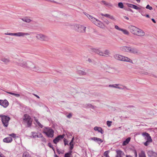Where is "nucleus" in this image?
<instances>
[{
    "instance_id": "nucleus-5",
    "label": "nucleus",
    "mask_w": 157,
    "mask_h": 157,
    "mask_svg": "<svg viewBox=\"0 0 157 157\" xmlns=\"http://www.w3.org/2000/svg\"><path fill=\"white\" fill-rule=\"evenodd\" d=\"M0 117L2 118V121L4 126L7 127L9 124V121L10 120V118L5 115H0Z\"/></svg>"
},
{
    "instance_id": "nucleus-33",
    "label": "nucleus",
    "mask_w": 157,
    "mask_h": 157,
    "mask_svg": "<svg viewBox=\"0 0 157 157\" xmlns=\"http://www.w3.org/2000/svg\"><path fill=\"white\" fill-rule=\"evenodd\" d=\"M121 31H122L125 34L128 35L129 34V32L126 29H121Z\"/></svg>"
},
{
    "instance_id": "nucleus-27",
    "label": "nucleus",
    "mask_w": 157,
    "mask_h": 157,
    "mask_svg": "<svg viewBox=\"0 0 157 157\" xmlns=\"http://www.w3.org/2000/svg\"><path fill=\"white\" fill-rule=\"evenodd\" d=\"M21 19L27 23H29L32 21L30 19L27 17H23Z\"/></svg>"
},
{
    "instance_id": "nucleus-35",
    "label": "nucleus",
    "mask_w": 157,
    "mask_h": 157,
    "mask_svg": "<svg viewBox=\"0 0 157 157\" xmlns=\"http://www.w3.org/2000/svg\"><path fill=\"white\" fill-rule=\"evenodd\" d=\"M23 157H30V156L28 153H24L23 155Z\"/></svg>"
},
{
    "instance_id": "nucleus-59",
    "label": "nucleus",
    "mask_w": 157,
    "mask_h": 157,
    "mask_svg": "<svg viewBox=\"0 0 157 157\" xmlns=\"http://www.w3.org/2000/svg\"><path fill=\"white\" fill-rule=\"evenodd\" d=\"M6 93H8V94H11V95H13V93H12V92H6Z\"/></svg>"
},
{
    "instance_id": "nucleus-44",
    "label": "nucleus",
    "mask_w": 157,
    "mask_h": 157,
    "mask_svg": "<svg viewBox=\"0 0 157 157\" xmlns=\"http://www.w3.org/2000/svg\"><path fill=\"white\" fill-rule=\"evenodd\" d=\"M64 157H73L72 155H71L68 154L66 153L65 154Z\"/></svg>"
},
{
    "instance_id": "nucleus-7",
    "label": "nucleus",
    "mask_w": 157,
    "mask_h": 157,
    "mask_svg": "<svg viewBox=\"0 0 157 157\" xmlns=\"http://www.w3.org/2000/svg\"><path fill=\"white\" fill-rule=\"evenodd\" d=\"M29 69L38 72H41V70L40 68L38 66L35 65L33 63L31 62Z\"/></svg>"
},
{
    "instance_id": "nucleus-29",
    "label": "nucleus",
    "mask_w": 157,
    "mask_h": 157,
    "mask_svg": "<svg viewBox=\"0 0 157 157\" xmlns=\"http://www.w3.org/2000/svg\"><path fill=\"white\" fill-rule=\"evenodd\" d=\"M147 140L144 143V145L146 146H147L150 144V143H151L152 141V140Z\"/></svg>"
},
{
    "instance_id": "nucleus-9",
    "label": "nucleus",
    "mask_w": 157,
    "mask_h": 157,
    "mask_svg": "<svg viewBox=\"0 0 157 157\" xmlns=\"http://www.w3.org/2000/svg\"><path fill=\"white\" fill-rule=\"evenodd\" d=\"M86 27L84 26L76 25H75V29L79 33H85L86 31Z\"/></svg>"
},
{
    "instance_id": "nucleus-40",
    "label": "nucleus",
    "mask_w": 157,
    "mask_h": 157,
    "mask_svg": "<svg viewBox=\"0 0 157 157\" xmlns=\"http://www.w3.org/2000/svg\"><path fill=\"white\" fill-rule=\"evenodd\" d=\"M63 141L64 142V144L65 145H68V141L65 138H64L63 139Z\"/></svg>"
},
{
    "instance_id": "nucleus-49",
    "label": "nucleus",
    "mask_w": 157,
    "mask_h": 157,
    "mask_svg": "<svg viewBox=\"0 0 157 157\" xmlns=\"http://www.w3.org/2000/svg\"><path fill=\"white\" fill-rule=\"evenodd\" d=\"M13 95H14L17 97H19L20 96V95L19 94H15L14 93H13Z\"/></svg>"
},
{
    "instance_id": "nucleus-54",
    "label": "nucleus",
    "mask_w": 157,
    "mask_h": 157,
    "mask_svg": "<svg viewBox=\"0 0 157 157\" xmlns=\"http://www.w3.org/2000/svg\"><path fill=\"white\" fill-rule=\"evenodd\" d=\"M72 114L71 113H69V114H68L67 116V117L69 118H71L72 117Z\"/></svg>"
},
{
    "instance_id": "nucleus-13",
    "label": "nucleus",
    "mask_w": 157,
    "mask_h": 157,
    "mask_svg": "<svg viewBox=\"0 0 157 157\" xmlns=\"http://www.w3.org/2000/svg\"><path fill=\"white\" fill-rule=\"evenodd\" d=\"M128 28L132 33L135 35L138 28L134 26L130 25Z\"/></svg>"
},
{
    "instance_id": "nucleus-42",
    "label": "nucleus",
    "mask_w": 157,
    "mask_h": 157,
    "mask_svg": "<svg viewBox=\"0 0 157 157\" xmlns=\"http://www.w3.org/2000/svg\"><path fill=\"white\" fill-rule=\"evenodd\" d=\"M101 15L102 16H104L105 17H106L109 18V16L110 15L108 14H103L102 13H101Z\"/></svg>"
},
{
    "instance_id": "nucleus-21",
    "label": "nucleus",
    "mask_w": 157,
    "mask_h": 157,
    "mask_svg": "<svg viewBox=\"0 0 157 157\" xmlns=\"http://www.w3.org/2000/svg\"><path fill=\"white\" fill-rule=\"evenodd\" d=\"M13 140V139L11 137H8L6 138L3 139V141L4 142L9 143L11 142Z\"/></svg>"
},
{
    "instance_id": "nucleus-12",
    "label": "nucleus",
    "mask_w": 157,
    "mask_h": 157,
    "mask_svg": "<svg viewBox=\"0 0 157 157\" xmlns=\"http://www.w3.org/2000/svg\"><path fill=\"white\" fill-rule=\"evenodd\" d=\"M64 136L65 135L64 134L58 136L53 140V142L54 143L56 144H57L60 140L63 138Z\"/></svg>"
},
{
    "instance_id": "nucleus-15",
    "label": "nucleus",
    "mask_w": 157,
    "mask_h": 157,
    "mask_svg": "<svg viewBox=\"0 0 157 157\" xmlns=\"http://www.w3.org/2000/svg\"><path fill=\"white\" fill-rule=\"evenodd\" d=\"M128 51V52L134 54H137L139 53V51L135 48L129 47Z\"/></svg>"
},
{
    "instance_id": "nucleus-28",
    "label": "nucleus",
    "mask_w": 157,
    "mask_h": 157,
    "mask_svg": "<svg viewBox=\"0 0 157 157\" xmlns=\"http://www.w3.org/2000/svg\"><path fill=\"white\" fill-rule=\"evenodd\" d=\"M78 73L80 75H86L87 74L86 72L83 70H78Z\"/></svg>"
},
{
    "instance_id": "nucleus-64",
    "label": "nucleus",
    "mask_w": 157,
    "mask_h": 157,
    "mask_svg": "<svg viewBox=\"0 0 157 157\" xmlns=\"http://www.w3.org/2000/svg\"><path fill=\"white\" fill-rule=\"evenodd\" d=\"M126 157H132V156H131V155H127L126 156Z\"/></svg>"
},
{
    "instance_id": "nucleus-22",
    "label": "nucleus",
    "mask_w": 157,
    "mask_h": 157,
    "mask_svg": "<svg viewBox=\"0 0 157 157\" xmlns=\"http://www.w3.org/2000/svg\"><path fill=\"white\" fill-rule=\"evenodd\" d=\"M116 152L117 155L116 157H122V155H124V153L120 150L117 151Z\"/></svg>"
},
{
    "instance_id": "nucleus-43",
    "label": "nucleus",
    "mask_w": 157,
    "mask_h": 157,
    "mask_svg": "<svg viewBox=\"0 0 157 157\" xmlns=\"http://www.w3.org/2000/svg\"><path fill=\"white\" fill-rule=\"evenodd\" d=\"M146 9H149V10H152V7L151 6H150L149 5H147L146 7Z\"/></svg>"
},
{
    "instance_id": "nucleus-58",
    "label": "nucleus",
    "mask_w": 157,
    "mask_h": 157,
    "mask_svg": "<svg viewBox=\"0 0 157 157\" xmlns=\"http://www.w3.org/2000/svg\"><path fill=\"white\" fill-rule=\"evenodd\" d=\"M128 11H130L132 13L133 12V10L132 9H130V8H128Z\"/></svg>"
},
{
    "instance_id": "nucleus-53",
    "label": "nucleus",
    "mask_w": 157,
    "mask_h": 157,
    "mask_svg": "<svg viewBox=\"0 0 157 157\" xmlns=\"http://www.w3.org/2000/svg\"><path fill=\"white\" fill-rule=\"evenodd\" d=\"M10 136H11L13 137H15L16 136V135L14 133H12L10 135Z\"/></svg>"
},
{
    "instance_id": "nucleus-48",
    "label": "nucleus",
    "mask_w": 157,
    "mask_h": 157,
    "mask_svg": "<svg viewBox=\"0 0 157 157\" xmlns=\"http://www.w3.org/2000/svg\"><path fill=\"white\" fill-rule=\"evenodd\" d=\"M72 150H70V151L67 153V154H68L69 155H72Z\"/></svg>"
},
{
    "instance_id": "nucleus-37",
    "label": "nucleus",
    "mask_w": 157,
    "mask_h": 157,
    "mask_svg": "<svg viewBox=\"0 0 157 157\" xmlns=\"http://www.w3.org/2000/svg\"><path fill=\"white\" fill-rule=\"evenodd\" d=\"M109 152V151H105L104 153V155L105 157H110L108 155Z\"/></svg>"
},
{
    "instance_id": "nucleus-26",
    "label": "nucleus",
    "mask_w": 157,
    "mask_h": 157,
    "mask_svg": "<svg viewBox=\"0 0 157 157\" xmlns=\"http://www.w3.org/2000/svg\"><path fill=\"white\" fill-rule=\"evenodd\" d=\"M1 60L3 62L6 64H7L10 62V61L9 59L2 58L1 59Z\"/></svg>"
},
{
    "instance_id": "nucleus-25",
    "label": "nucleus",
    "mask_w": 157,
    "mask_h": 157,
    "mask_svg": "<svg viewBox=\"0 0 157 157\" xmlns=\"http://www.w3.org/2000/svg\"><path fill=\"white\" fill-rule=\"evenodd\" d=\"M131 139L130 137H128L125 140H124L123 143L122 145L123 146H125L130 141Z\"/></svg>"
},
{
    "instance_id": "nucleus-18",
    "label": "nucleus",
    "mask_w": 157,
    "mask_h": 157,
    "mask_svg": "<svg viewBox=\"0 0 157 157\" xmlns=\"http://www.w3.org/2000/svg\"><path fill=\"white\" fill-rule=\"evenodd\" d=\"M142 135L146 140H152L149 134L146 132H143L142 133Z\"/></svg>"
},
{
    "instance_id": "nucleus-23",
    "label": "nucleus",
    "mask_w": 157,
    "mask_h": 157,
    "mask_svg": "<svg viewBox=\"0 0 157 157\" xmlns=\"http://www.w3.org/2000/svg\"><path fill=\"white\" fill-rule=\"evenodd\" d=\"M94 130L95 131H97L98 132H100L101 134H103L104 132L102 128L100 127L95 126L94 128Z\"/></svg>"
},
{
    "instance_id": "nucleus-45",
    "label": "nucleus",
    "mask_w": 157,
    "mask_h": 157,
    "mask_svg": "<svg viewBox=\"0 0 157 157\" xmlns=\"http://www.w3.org/2000/svg\"><path fill=\"white\" fill-rule=\"evenodd\" d=\"M109 18L111 19H112L113 20H114V21L115 20V18L113 16H111V15H110Z\"/></svg>"
},
{
    "instance_id": "nucleus-34",
    "label": "nucleus",
    "mask_w": 157,
    "mask_h": 157,
    "mask_svg": "<svg viewBox=\"0 0 157 157\" xmlns=\"http://www.w3.org/2000/svg\"><path fill=\"white\" fill-rule=\"evenodd\" d=\"M101 2L105 6H112V5H111V4L109 3H107L105 1L103 0V1H101Z\"/></svg>"
},
{
    "instance_id": "nucleus-47",
    "label": "nucleus",
    "mask_w": 157,
    "mask_h": 157,
    "mask_svg": "<svg viewBox=\"0 0 157 157\" xmlns=\"http://www.w3.org/2000/svg\"><path fill=\"white\" fill-rule=\"evenodd\" d=\"M56 150H57V151L58 153L59 154H63V152H62V151H59V150L57 148Z\"/></svg>"
},
{
    "instance_id": "nucleus-36",
    "label": "nucleus",
    "mask_w": 157,
    "mask_h": 157,
    "mask_svg": "<svg viewBox=\"0 0 157 157\" xmlns=\"http://www.w3.org/2000/svg\"><path fill=\"white\" fill-rule=\"evenodd\" d=\"M32 136L33 138H36V137H37V133L34 132H32Z\"/></svg>"
},
{
    "instance_id": "nucleus-1",
    "label": "nucleus",
    "mask_w": 157,
    "mask_h": 157,
    "mask_svg": "<svg viewBox=\"0 0 157 157\" xmlns=\"http://www.w3.org/2000/svg\"><path fill=\"white\" fill-rule=\"evenodd\" d=\"M89 51L91 53H95L99 55L100 56H109L110 54L109 51L107 49H106L103 52L100 50L96 48H94L90 47Z\"/></svg>"
},
{
    "instance_id": "nucleus-19",
    "label": "nucleus",
    "mask_w": 157,
    "mask_h": 157,
    "mask_svg": "<svg viewBox=\"0 0 157 157\" xmlns=\"http://www.w3.org/2000/svg\"><path fill=\"white\" fill-rule=\"evenodd\" d=\"M147 154L148 156L150 157H153L157 156V154L152 151H148L147 152Z\"/></svg>"
},
{
    "instance_id": "nucleus-32",
    "label": "nucleus",
    "mask_w": 157,
    "mask_h": 157,
    "mask_svg": "<svg viewBox=\"0 0 157 157\" xmlns=\"http://www.w3.org/2000/svg\"><path fill=\"white\" fill-rule=\"evenodd\" d=\"M139 157H146L145 152L144 151H141L140 154L139 155Z\"/></svg>"
},
{
    "instance_id": "nucleus-61",
    "label": "nucleus",
    "mask_w": 157,
    "mask_h": 157,
    "mask_svg": "<svg viewBox=\"0 0 157 157\" xmlns=\"http://www.w3.org/2000/svg\"><path fill=\"white\" fill-rule=\"evenodd\" d=\"M87 61H88L89 63H91L92 62L91 59L90 58L88 59Z\"/></svg>"
},
{
    "instance_id": "nucleus-4",
    "label": "nucleus",
    "mask_w": 157,
    "mask_h": 157,
    "mask_svg": "<svg viewBox=\"0 0 157 157\" xmlns=\"http://www.w3.org/2000/svg\"><path fill=\"white\" fill-rule=\"evenodd\" d=\"M86 15L87 17L93 22L95 25L99 26L101 27L102 24L99 20L97 19L94 17H93L87 13Z\"/></svg>"
},
{
    "instance_id": "nucleus-6",
    "label": "nucleus",
    "mask_w": 157,
    "mask_h": 157,
    "mask_svg": "<svg viewBox=\"0 0 157 157\" xmlns=\"http://www.w3.org/2000/svg\"><path fill=\"white\" fill-rule=\"evenodd\" d=\"M5 35L10 36H13L18 37H23L25 36L29 35L30 34L28 33H25L23 32H18L17 33H6Z\"/></svg>"
},
{
    "instance_id": "nucleus-16",
    "label": "nucleus",
    "mask_w": 157,
    "mask_h": 157,
    "mask_svg": "<svg viewBox=\"0 0 157 157\" xmlns=\"http://www.w3.org/2000/svg\"><path fill=\"white\" fill-rule=\"evenodd\" d=\"M89 140L94 141L97 143L99 145H100V144L103 142V140L101 139L96 137L91 138Z\"/></svg>"
},
{
    "instance_id": "nucleus-14",
    "label": "nucleus",
    "mask_w": 157,
    "mask_h": 157,
    "mask_svg": "<svg viewBox=\"0 0 157 157\" xmlns=\"http://www.w3.org/2000/svg\"><path fill=\"white\" fill-rule=\"evenodd\" d=\"M135 35L139 36H144L145 33L143 30L138 28Z\"/></svg>"
},
{
    "instance_id": "nucleus-31",
    "label": "nucleus",
    "mask_w": 157,
    "mask_h": 157,
    "mask_svg": "<svg viewBox=\"0 0 157 157\" xmlns=\"http://www.w3.org/2000/svg\"><path fill=\"white\" fill-rule=\"evenodd\" d=\"M31 118L27 114H25L24 115V117L23 118V120L24 121H26L27 120H28L29 119Z\"/></svg>"
},
{
    "instance_id": "nucleus-38",
    "label": "nucleus",
    "mask_w": 157,
    "mask_h": 157,
    "mask_svg": "<svg viewBox=\"0 0 157 157\" xmlns=\"http://www.w3.org/2000/svg\"><path fill=\"white\" fill-rule=\"evenodd\" d=\"M118 6L121 8H123L124 6L123 3L121 2H119L118 3Z\"/></svg>"
},
{
    "instance_id": "nucleus-57",
    "label": "nucleus",
    "mask_w": 157,
    "mask_h": 157,
    "mask_svg": "<svg viewBox=\"0 0 157 157\" xmlns=\"http://www.w3.org/2000/svg\"><path fill=\"white\" fill-rule=\"evenodd\" d=\"M34 119L36 123H38V122H39L37 119H36V117H34Z\"/></svg>"
},
{
    "instance_id": "nucleus-8",
    "label": "nucleus",
    "mask_w": 157,
    "mask_h": 157,
    "mask_svg": "<svg viewBox=\"0 0 157 157\" xmlns=\"http://www.w3.org/2000/svg\"><path fill=\"white\" fill-rule=\"evenodd\" d=\"M36 37L37 39L40 40L47 41L49 39L48 36L42 34H37L36 36Z\"/></svg>"
},
{
    "instance_id": "nucleus-2",
    "label": "nucleus",
    "mask_w": 157,
    "mask_h": 157,
    "mask_svg": "<svg viewBox=\"0 0 157 157\" xmlns=\"http://www.w3.org/2000/svg\"><path fill=\"white\" fill-rule=\"evenodd\" d=\"M31 62L29 61H26L23 59H20L16 63L19 66L25 68L29 69Z\"/></svg>"
},
{
    "instance_id": "nucleus-46",
    "label": "nucleus",
    "mask_w": 157,
    "mask_h": 157,
    "mask_svg": "<svg viewBox=\"0 0 157 157\" xmlns=\"http://www.w3.org/2000/svg\"><path fill=\"white\" fill-rule=\"evenodd\" d=\"M115 28L116 29H117V30H118L121 31V29H122L120 28H119V27L118 26H117V25H115Z\"/></svg>"
},
{
    "instance_id": "nucleus-60",
    "label": "nucleus",
    "mask_w": 157,
    "mask_h": 157,
    "mask_svg": "<svg viewBox=\"0 0 157 157\" xmlns=\"http://www.w3.org/2000/svg\"><path fill=\"white\" fill-rule=\"evenodd\" d=\"M151 20H152V21L155 23H156V21L155 20L153 19V18H152L151 19Z\"/></svg>"
},
{
    "instance_id": "nucleus-30",
    "label": "nucleus",
    "mask_w": 157,
    "mask_h": 157,
    "mask_svg": "<svg viewBox=\"0 0 157 157\" xmlns=\"http://www.w3.org/2000/svg\"><path fill=\"white\" fill-rule=\"evenodd\" d=\"M27 121V124L28 127H30L32 124V119L31 118L29 119L28 120L26 121Z\"/></svg>"
},
{
    "instance_id": "nucleus-41",
    "label": "nucleus",
    "mask_w": 157,
    "mask_h": 157,
    "mask_svg": "<svg viewBox=\"0 0 157 157\" xmlns=\"http://www.w3.org/2000/svg\"><path fill=\"white\" fill-rule=\"evenodd\" d=\"M112 122L111 121H107V125L108 127H110L112 124Z\"/></svg>"
},
{
    "instance_id": "nucleus-20",
    "label": "nucleus",
    "mask_w": 157,
    "mask_h": 157,
    "mask_svg": "<svg viewBox=\"0 0 157 157\" xmlns=\"http://www.w3.org/2000/svg\"><path fill=\"white\" fill-rule=\"evenodd\" d=\"M127 6L129 7L132 8L136 10H140V7L130 3H127Z\"/></svg>"
},
{
    "instance_id": "nucleus-62",
    "label": "nucleus",
    "mask_w": 157,
    "mask_h": 157,
    "mask_svg": "<svg viewBox=\"0 0 157 157\" xmlns=\"http://www.w3.org/2000/svg\"><path fill=\"white\" fill-rule=\"evenodd\" d=\"M33 95H34L35 96H36V97L37 98H40V97L38 96L36 94H33Z\"/></svg>"
},
{
    "instance_id": "nucleus-52",
    "label": "nucleus",
    "mask_w": 157,
    "mask_h": 157,
    "mask_svg": "<svg viewBox=\"0 0 157 157\" xmlns=\"http://www.w3.org/2000/svg\"><path fill=\"white\" fill-rule=\"evenodd\" d=\"M42 137V135L41 133H40L39 135H37V138H40Z\"/></svg>"
},
{
    "instance_id": "nucleus-50",
    "label": "nucleus",
    "mask_w": 157,
    "mask_h": 157,
    "mask_svg": "<svg viewBox=\"0 0 157 157\" xmlns=\"http://www.w3.org/2000/svg\"><path fill=\"white\" fill-rule=\"evenodd\" d=\"M38 126H40L41 128H42L43 126L39 122H38V123H37Z\"/></svg>"
},
{
    "instance_id": "nucleus-10",
    "label": "nucleus",
    "mask_w": 157,
    "mask_h": 157,
    "mask_svg": "<svg viewBox=\"0 0 157 157\" xmlns=\"http://www.w3.org/2000/svg\"><path fill=\"white\" fill-rule=\"evenodd\" d=\"M109 87H113L114 88H118L121 90H124V88H126V87L125 86H123L119 84H110L109 85Z\"/></svg>"
},
{
    "instance_id": "nucleus-51",
    "label": "nucleus",
    "mask_w": 157,
    "mask_h": 157,
    "mask_svg": "<svg viewBox=\"0 0 157 157\" xmlns=\"http://www.w3.org/2000/svg\"><path fill=\"white\" fill-rule=\"evenodd\" d=\"M48 146H49L50 148H51L53 147V146L50 143H49L48 144Z\"/></svg>"
},
{
    "instance_id": "nucleus-3",
    "label": "nucleus",
    "mask_w": 157,
    "mask_h": 157,
    "mask_svg": "<svg viewBox=\"0 0 157 157\" xmlns=\"http://www.w3.org/2000/svg\"><path fill=\"white\" fill-rule=\"evenodd\" d=\"M113 57L115 59L127 62L133 63L132 61L129 58L119 54H115Z\"/></svg>"
},
{
    "instance_id": "nucleus-24",
    "label": "nucleus",
    "mask_w": 157,
    "mask_h": 157,
    "mask_svg": "<svg viewBox=\"0 0 157 157\" xmlns=\"http://www.w3.org/2000/svg\"><path fill=\"white\" fill-rule=\"evenodd\" d=\"M129 47L128 46H123L121 48V49L123 52H128Z\"/></svg>"
},
{
    "instance_id": "nucleus-63",
    "label": "nucleus",
    "mask_w": 157,
    "mask_h": 157,
    "mask_svg": "<svg viewBox=\"0 0 157 157\" xmlns=\"http://www.w3.org/2000/svg\"><path fill=\"white\" fill-rule=\"evenodd\" d=\"M74 137H73L72 138V139H71V140L70 142H71V143H73V141H74Z\"/></svg>"
},
{
    "instance_id": "nucleus-55",
    "label": "nucleus",
    "mask_w": 157,
    "mask_h": 157,
    "mask_svg": "<svg viewBox=\"0 0 157 157\" xmlns=\"http://www.w3.org/2000/svg\"><path fill=\"white\" fill-rule=\"evenodd\" d=\"M0 157H5V156L0 152Z\"/></svg>"
},
{
    "instance_id": "nucleus-11",
    "label": "nucleus",
    "mask_w": 157,
    "mask_h": 157,
    "mask_svg": "<svg viewBox=\"0 0 157 157\" xmlns=\"http://www.w3.org/2000/svg\"><path fill=\"white\" fill-rule=\"evenodd\" d=\"M43 132L49 137L52 138L53 137L54 132L52 129L49 128L47 131L44 132Z\"/></svg>"
},
{
    "instance_id": "nucleus-56",
    "label": "nucleus",
    "mask_w": 157,
    "mask_h": 157,
    "mask_svg": "<svg viewBox=\"0 0 157 157\" xmlns=\"http://www.w3.org/2000/svg\"><path fill=\"white\" fill-rule=\"evenodd\" d=\"M74 147V145H71V146H70V150H72Z\"/></svg>"
},
{
    "instance_id": "nucleus-39",
    "label": "nucleus",
    "mask_w": 157,
    "mask_h": 157,
    "mask_svg": "<svg viewBox=\"0 0 157 157\" xmlns=\"http://www.w3.org/2000/svg\"><path fill=\"white\" fill-rule=\"evenodd\" d=\"M104 23L106 25H108L109 24V21L106 19H104Z\"/></svg>"
},
{
    "instance_id": "nucleus-17",
    "label": "nucleus",
    "mask_w": 157,
    "mask_h": 157,
    "mask_svg": "<svg viewBox=\"0 0 157 157\" xmlns=\"http://www.w3.org/2000/svg\"><path fill=\"white\" fill-rule=\"evenodd\" d=\"M9 104V103L7 100H0V105H2L4 108H6L8 106Z\"/></svg>"
}]
</instances>
